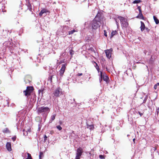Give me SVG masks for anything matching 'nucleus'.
<instances>
[{"label":"nucleus","mask_w":159,"mask_h":159,"mask_svg":"<svg viewBox=\"0 0 159 159\" xmlns=\"http://www.w3.org/2000/svg\"><path fill=\"white\" fill-rule=\"evenodd\" d=\"M105 19L100 13H98L95 18L90 23L89 27L96 30L101 25L104 24Z\"/></svg>","instance_id":"nucleus-1"},{"label":"nucleus","mask_w":159,"mask_h":159,"mask_svg":"<svg viewBox=\"0 0 159 159\" xmlns=\"http://www.w3.org/2000/svg\"><path fill=\"white\" fill-rule=\"evenodd\" d=\"M50 111V109L48 107L43 106L39 107L37 109V112L39 115H41L46 118Z\"/></svg>","instance_id":"nucleus-2"},{"label":"nucleus","mask_w":159,"mask_h":159,"mask_svg":"<svg viewBox=\"0 0 159 159\" xmlns=\"http://www.w3.org/2000/svg\"><path fill=\"white\" fill-rule=\"evenodd\" d=\"M118 18L120 20L121 25L123 28H125L128 25L127 20L124 17L119 16Z\"/></svg>","instance_id":"nucleus-3"},{"label":"nucleus","mask_w":159,"mask_h":159,"mask_svg":"<svg viewBox=\"0 0 159 159\" xmlns=\"http://www.w3.org/2000/svg\"><path fill=\"white\" fill-rule=\"evenodd\" d=\"M62 90L60 87H58L54 91L53 94L54 96L56 97H59L62 94Z\"/></svg>","instance_id":"nucleus-4"},{"label":"nucleus","mask_w":159,"mask_h":159,"mask_svg":"<svg viewBox=\"0 0 159 159\" xmlns=\"http://www.w3.org/2000/svg\"><path fill=\"white\" fill-rule=\"evenodd\" d=\"M83 152V149L80 147L77 148L76 151L75 159H80Z\"/></svg>","instance_id":"nucleus-5"},{"label":"nucleus","mask_w":159,"mask_h":159,"mask_svg":"<svg viewBox=\"0 0 159 159\" xmlns=\"http://www.w3.org/2000/svg\"><path fill=\"white\" fill-rule=\"evenodd\" d=\"M33 87H27L26 89L23 92L25 96L27 97H29L30 94L32 90Z\"/></svg>","instance_id":"nucleus-6"},{"label":"nucleus","mask_w":159,"mask_h":159,"mask_svg":"<svg viewBox=\"0 0 159 159\" xmlns=\"http://www.w3.org/2000/svg\"><path fill=\"white\" fill-rule=\"evenodd\" d=\"M112 51V49H111L105 51L106 56L108 58H109L111 57Z\"/></svg>","instance_id":"nucleus-7"},{"label":"nucleus","mask_w":159,"mask_h":159,"mask_svg":"<svg viewBox=\"0 0 159 159\" xmlns=\"http://www.w3.org/2000/svg\"><path fill=\"white\" fill-rule=\"evenodd\" d=\"M50 12L47 9L45 8L43 9L39 13V16H42L43 15L44 13H49Z\"/></svg>","instance_id":"nucleus-8"},{"label":"nucleus","mask_w":159,"mask_h":159,"mask_svg":"<svg viewBox=\"0 0 159 159\" xmlns=\"http://www.w3.org/2000/svg\"><path fill=\"white\" fill-rule=\"evenodd\" d=\"M6 147L7 149L9 151H11V145L10 143L7 142V143L6 145Z\"/></svg>","instance_id":"nucleus-9"},{"label":"nucleus","mask_w":159,"mask_h":159,"mask_svg":"<svg viewBox=\"0 0 159 159\" xmlns=\"http://www.w3.org/2000/svg\"><path fill=\"white\" fill-rule=\"evenodd\" d=\"M26 5L28 9H29L30 11H32V6L29 2H27Z\"/></svg>","instance_id":"nucleus-10"},{"label":"nucleus","mask_w":159,"mask_h":159,"mask_svg":"<svg viewBox=\"0 0 159 159\" xmlns=\"http://www.w3.org/2000/svg\"><path fill=\"white\" fill-rule=\"evenodd\" d=\"M136 18H139L140 19H143L144 17L142 14V12H139V15L136 16Z\"/></svg>","instance_id":"nucleus-11"},{"label":"nucleus","mask_w":159,"mask_h":159,"mask_svg":"<svg viewBox=\"0 0 159 159\" xmlns=\"http://www.w3.org/2000/svg\"><path fill=\"white\" fill-rule=\"evenodd\" d=\"M141 25L140 26L141 30L142 31H143L145 28V25L144 23L142 21H141Z\"/></svg>","instance_id":"nucleus-12"},{"label":"nucleus","mask_w":159,"mask_h":159,"mask_svg":"<svg viewBox=\"0 0 159 159\" xmlns=\"http://www.w3.org/2000/svg\"><path fill=\"white\" fill-rule=\"evenodd\" d=\"M66 66H67L66 64H62V65L61 68L60 70H63L65 72V70H66Z\"/></svg>","instance_id":"nucleus-13"},{"label":"nucleus","mask_w":159,"mask_h":159,"mask_svg":"<svg viewBox=\"0 0 159 159\" xmlns=\"http://www.w3.org/2000/svg\"><path fill=\"white\" fill-rule=\"evenodd\" d=\"M108 79V77L106 74H104L103 75V79L104 81H107Z\"/></svg>","instance_id":"nucleus-14"},{"label":"nucleus","mask_w":159,"mask_h":159,"mask_svg":"<svg viewBox=\"0 0 159 159\" xmlns=\"http://www.w3.org/2000/svg\"><path fill=\"white\" fill-rule=\"evenodd\" d=\"M153 17L154 20L156 24H158L159 23L158 20L155 16H154Z\"/></svg>","instance_id":"nucleus-15"},{"label":"nucleus","mask_w":159,"mask_h":159,"mask_svg":"<svg viewBox=\"0 0 159 159\" xmlns=\"http://www.w3.org/2000/svg\"><path fill=\"white\" fill-rule=\"evenodd\" d=\"M117 34V31L116 30L113 31L111 34V38L114 35L116 34Z\"/></svg>","instance_id":"nucleus-16"},{"label":"nucleus","mask_w":159,"mask_h":159,"mask_svg":"<svg viewBox=\"0 0 159 159\" xmlns=\"http://www.w3.org/2000/svg\"><path fill=\"white\" fill-rule=\"evenodd\" d=\"M87 128L89 129L90 130H93V126L92 125H87Z\"/></svg>","instance_id":"nucleus-17"},{"label":"nucleus","mask_w":159,"mask_h":159,"mask_svg":"<svg viewBox=\"0 0 159 159\" xmlns=\"http://www.w3.org/2000/svg\"><path fill=\"white\" fill-rule=\"evenodd\" d=\"M3 133H10V132L9 130V129L7 128H5L3 130Z\"/></svg>","instance_id":"nucleus-18"},{"label":"nucleus","mask_w":159,"mask_h":159,"mask_svg":"<svg viewBox=\"0 0 159 159\" xmlns=\"http://www.w3.org/2000/svg\"><path fill=\"white\" fill-rule=\"evenodd\" d=\"M26 130V128L23 130V135L25 136L28 135V133L27 131Z\"/></svg>","instance_id":"nucleus-19"},{"label":"nucleus","mask_w":159,"mask_h":159,"mask_svg":"<svg viewBox=\"0 0 159 159\" xmlns=\"http://www.w3.org/2000/svg\"><path fill=\"white\" fill-rule=\"evenodd\" d=\"M141 1L140 0H136L133 1V3L134 4L139 3L141 2Z\"/></svg>","instance_id":"nucleus-20"},{"label":"nucleus","mask_w":159,"mask_h":159,"mask_svg":"<svg viewBox=\"0 0 159 159\" xmlns=\"http://www.w3.org/2000/svg\"><path fill=\"white\" fill-rule=\"evenodd\" d=\"M27 154L28 157L25 159H32L30 154L28 153Z\"/></svg>","instance_id":"nucleus-21"},{"label":"nucleus","mask_w":159,"mask_h":159,"mask_svg":"<svg viewBox=\"0 0 159 159\" xmlns=\"http://www.w3.org/2000/svg\"><path fill=\"white\" fill-rule=\"evenodd\" d=\"M59 72L60 76H62L63 75V74L65 72L63 70H60Z\"/></svg>","instance_id":"nucleus-22"},{"label":"nucleus","mask_w":159,"mask_h":159,"mask_svg":"<svg viewBox=\"0 0 159 159\" xmlns=\"http://www.w3.org/2000/svg\"><path fill=\"white\" fill-rule=\"evenodd\" d=\"M76 32V30H73L71 31H70L69 32V34H73L75 32Z\"/></svg>","instance_id":"nucleus-23"},{"label":"nucleus","mask_w":159,"mask_h":159,"mask_svg":"<svg viewBox=\"0 0 159 159\" xmlns=\"http://www.w3.org/2000/svg\"><path fill=\"white\" fill-rule=\"evenodd\" d=\"M55 115H53L52 116L51 119L52 120H53L55 119Z\"/></svg>","instance_id":"nucleus-24"},{"label":"nucleus","mask_w":159,"mask_h":159,"mask_svg":"<svg viewBox=\"0 0 159 159\" xmlns=\"http://www.w3.org/2000/svg\"><path fill=\"white\" fill-rule=\"evenodd\" d=\"M56 127L59 130H60L62 129V128L60 125L57 126Z\"/></svg>","instance_id":"nucleus-25"},{"label":"nucleus","mask_w":159,"mask_h":159,"mask_svg":"<svg viewBox=\"0 0 159 159\" xmlns=\"http://www.w3.org/2000/svg\"><path fill=\"white\" fill-rule=\"evenodd\" d=\"M24 81L25 84H27L30 82V80H29L26 79V78L25 79Z\"/></svg>","instance_id":"nucleus-26"},{"label":"nucleus","mask_w":159,"mask_h":159,"mask_svg":"<svg viewBox=\"0 0 159 159\" xmlns=\"http://www.w3.org/2000/svg\"><path fill=\"white\" fill-rule=\"evenodd\" d=\"M153 61V60L152 58V56L151 57V58L150 59V60L149 61V63H152Z\"/></svg>","instance_id":"nucleus-27"},{"label":"nucleus","mask_w":159,"mask_h":159,"mask_svg":"<svg viewBox=\"0 0 159 159\" xmlns=\"http://www.w3.org/2000/svg\"><path fill=\"white\" fill-rule=\"evenodd\" d=\"M99 157L101 159H105V158H104V156L102 155H99Z\"/></svg>","instance_id":"nucleus-28"},{"label":"nucleus","mask_w":159,"mask_h":159,"mask_svg":"<svg viewBox=\"0 0 159 159\" xmlns=\"http://www.w3.org/2000/svg\"><path fill=\"white\" fill-rule=\"evenodd\" d=\"M25 130L27 131L28 133H30L31 132V129L30 128H29L28 129H26Z\"/></svg>","instance_id":"nucleus-29"},{"label":"nucleus","mask_w":159,"mask_h":159,"mask_svg":"<svg viewBox=\"0 0 159 159\" xmlns=\"http://www.w3.org/2000/svg\"><path fill=\"white\" fill-rule=\"evenodd\" d=\"M137 8L139 10V12H142V10L141 9V7L140 6L138 7Z\"/></svg>","instance_id":"nucleus-30"},{"label":"nucleus","mask_w":159,"mask_h":159,"mask_svg":"<svg viewBox=\"0 0 159 159\" xmlns=\"http://www.w3.org/2000/svg\"><path fill=\"white\" fill-rule=\"evenodd\" d=\"M156 150V148L155 147H153L151 149V151L153 152L155 151Z\"/></svg>","instance_id":"nucleus-31"},{"label":"nucleus","mask_w":159,"mask_h":159,"mask_svg":"<svg viewBox=\"0 0 159 159\" xmlns=\"http://www.w3.org/2000/svg\"><path fill=\"white\" fill-rule=\"evenodd\" d=\"M104 35L106 37H107V31L106 30H104Z\"/></svg>","instance_id":"nucleus-32"},{"label":"nucleus","mask_w":159,"mask_h":159,"mask_svg":"<svg viewBox=\"0 0 159 159\" xmlns=\"http://www.w3.org/2000/svg\"><path fill=\"white\" fill-rule=\"evenodd\" d=\"M73 51L72 50H70V54L71 55H72L73 54Z\"/></svg>","instance_id":"nucleus-33"},{"label":"nucleus","mask_w":159,"mask_h":159,"mask_svg":"<svg viewBox=\"0 0 159 159\" xmlns=\"http://www.w3.org/2000/svg\"><path fill=\"white\" fill-rule=\"evenodd\" d=\"M16 139V136H14L12 138V139L14 141Z\"/></svg>","instance_id":"nucleus-34"},{"label":"nucleus","mask_w":159,"mask_h":159,"mask_svg":"<svg viewBox=\"0 0 159 159\" xmlns=\"http://www.w3.org/2000/svg\"><path fill=\"white\" fill-rule=\"evenodd\" d=\"M157 85H158L157 84H156L154 85V89H157Z\"/></svg>","instance_id":"nucleus-35"},{"label":"nucleus","mask_w":159,"mask_h":159,"mask_svg":"<svg viewBox=\"0 0 159 159\" xmlns=\"http://www.w3.org/2000/svg\"><path fill=\"white\" fill-rule=\"evenodd\" d=\"M115 21L116 22V24L117 26H118L119 25V23H118V22L117 21V19H115Z\"/></svg>","instance_id":"nucleus-36"},{"label":"nucleus","mask_w":159,"mask_h":159,"mask_svg":"<svg viewBox=\"0 0 159 159\" xmlns=\"http://www.w3.org/2000/svg\"><path fill=\"white\" fill-rule=\"evenodd\" d=\"M47 137L46 135H45L44 137V141L45 142L46 140H47Z\"/></svg>","instance_id":"nucleus-37"},{"label":"nucleus","mask_w":159,"mask_h":159,"mask_svg":"<svg viewBox=\"0 0 159 159\" xmlns=\"http://www.w3.org/2000/svg\"><path fill=\"white\" fill-rule=\"evenodd\" d=\"M83 74L82 73H78L77 74V75L78 76H79L82 75Z\"/></svg>","instance_id":"nucleus-38"},{"label":"nucleus","mask_w":159,"mask_h":159,"mask_svg":"<svg viewBox=\"0 0 159 159\" xmlns=\"http://www.w3.org/2000/svg\"><path fill=\"white\" fill-rule=\"evenodd\" d=\"M157 114L159 112V107H158L157 110Z\"/></svg>","instance_id":"nucleus-39"},{"label":"nucleus","mask_w":159,"mask_h":159,"mask_svg":"<svg viewBox=\"0 0 159 159\" xmlns=\"http://www.w3.org/2000/svg\"><path fill=\"white\" fill-rule=\"evenodd\" d=\"M139 114L140 115V116H141L143 115V113H141L140 112H139Z\"/></svg>","instance_id":"nucleus-40"},{"label":"nucleus","mask_w":159,"mask_h":159,"mask_svg":"<svg viewBox=\"0 0 159 159\" xmlns=\"http://www.w3.org/2000/svg\"><path fill=\"white\" fill-rule=\"evenodd\" d=\"M102 73L101 72V79H102Z\"/></svg>","instance_id":"nucleus-41"},{"label":"nucleus","mask_w":159,"mask_h":159,"mask_svg":"<svg viewBox=\"0 0 159 159\" xmlns=\"http://www.w3.org/2000/svg\"><path fill=\"white\" fill-rule=\"evenodd\" d=\"M135 140V139H133V141L134 143Z\"/></svg>","instance_id":"nucleus-42"},{"label":"nucleus","mask_w":159,"mask_h":159,"mask_svg":"<svg viewBox=\"0 0 159 159\" xmlns=\"http://www.w3.org/2000/svg\"><path fill=\"white\" fill-rule=\"evenodd\" d=\"M39 158L40 159H41V155H39Z\"/></svg>","instance_id":"nucleus-43"},{"label":"nucleus","mask_w":159,"mask_h":159,"mask_svg":"<svg viewBox=\"0 0 159 159\" xmlns=\"http://www.w3.org/2000/svg\"><path fill=\"white\" fill-rule=\"evenodd\" d=\"M157 84L159 86V83H157Z\"/></svg>","instance_id":"nucleus-44"},{"label":"nucleus","mask_w":159,"mask_h":159,"mask_svg":"<svg viewBox=\"0 0 159 159\" xmlns=\"http://www.w3.org/2000/svg\"><path fill=\"white\" fill-rule=\"evenodd\" d=\"M146 29L147 30H149L147 28H146Z\"/></svg>","instance_id":"nucleus-45"},{"label":"nucleus","mask_w":159,"mask_h":159,"mask_svg":"<svg viewBox=\"0 0 159 159\" xmlns=\"http://www.w3.org/2000/svg\"><path fill=\"white\" fill-rule=\"evenodd\" d=\"M91 50H92V49H93V48H91Z\"/></svg>","instance_id":"nucleus-46"}]
</instances>
